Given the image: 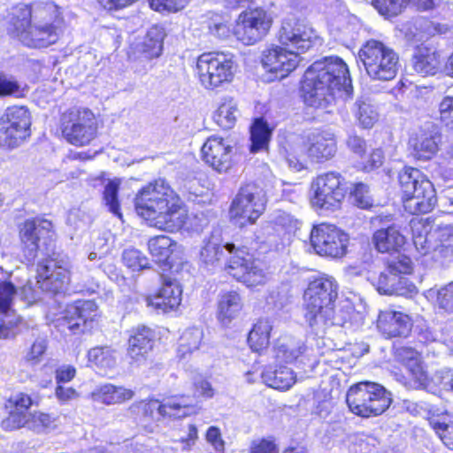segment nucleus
<instances>
[{"mask_svg":"<svg viewBox=\"0 0 453 453\" xmlns=\"http://www.w3.org/2000/svg\"><path fill=\"white\" fill-rule=\"evenodd\" d=\"M416 32L413 34L418 41L426 39L435 35L446 34L448 27L443 24L434 23L426 19H418L414 22Z\"/></svg>","mask_w":453,"mask_h":453,"instance_id":"obj_49","label":"nucleus"},{"mask_svg":"<svg viewBox=\"0 0 453 453\" xmlns=\"http://www.w3.org/2000/svg\"><path fill=\"white\" fill-rule=\"evenodd\" d=\"M268 250V244L259 236L255 240L246 238L244 244L240 247L230 242L223 245L219 231L214 230L203 241L199 263L207 269H212L226 260L227 273L247 287L253 288L264 285L269 280L260 259V255Z\"/></svg>","mask_w":453,"mask_h":453,"instance_id":"obj_1","label":"nucleus"},{"mask_svg":"<svg viewBox=\"0 0 453 453\" xmlns=\"http://www.w3.org/2000/svg\"><path fill=\"white\" fill-rule=\"evenodd\" d=\"M97 317V305L94 301H76L67 305L59 326L67 327L73 334L84 333L91 327Z\"/></svg>","mask_w":453,"mask_h":453,"instance_id":"obj_23","label":"nucleus"},{"mask_svg":"<svg viewBox=\"0 0 453 453\" xmlns=\"http://www.w3.org/2000/svg\"><path fill=\"white\" fill-rule=\"evenodd\" d=\"M428 300H434L438 308L446 313H453V281L440 288H430L425 293Z\"/></svg>","mask_w":453,"mask_h":453,"instance_id":"obj_47","label":"nucleus"},{"mask_svg":"<svg viewBox=\"0 0 453 453\" xmlns=\"http://www.w3.org/2000/svg\"><path fill=\"white\" fill-rule=\"evenodd\" d=\"M155 334L145 326H138L130 330L127 356L131 364H143L153 349Z\"/></svg>","mask_w":453,"mask_h":453,"instance_id":"obj_26","label":"nucleus"},{"mask_svg":"<svg viewBox=\"0 0 453 453\" xmlns=\"http://www.w3.org/2000/svg\"><path fill=\"white\" fill-rule=\"evenodd\" d=\"M440 55L431 48L418 46L412 56V66L422 76L434 75L440 69Z\"/></svg>","mask_w":453,"mask_h":453,"instance_id":"obj_33","label":"nucleus"},{"mask_svg":"<svg viewBox=\"0 0 453 453\" xmlns=\"http://www.w3.org/2000/svg\"><path fill=\"white\" fill-rule=\"evenodd\" d=\"M388 269L396 275L410 274L412 272V262L409 257L398 254L389 262Z\"/></svg>","mask_w":453,"mask_h":453,"instance_id":"obj_60","label":"nucleus"},{"mask_svg":"<svg viewBox=\"0 0 453 453\" xmlns=\"http://www.w3.org/2000/svg\"><path fill=\"white\" fill-rule=\"evenodd\" d=\"M338 296V284L328 275H322L310 282L304 291L305 320L309 324L322 312H329Z\"/></svg>","mask_w":453,"mask_h":453,"instance_id":"obj_14","label":"nucleus"},{"mask_svg":"<svg viewBox=\"0 0 453 453\" xmlns=\"http://www.w3.org/2000/svg\"><path fill=\"white\" fill-rule=\"evenodd\" d=\"M30 112L24 106L8 107L0 119V147L15 149L31 134Z\"/></svg>","mask_w":453,"mask_h":453,"instance_id":"obj_15","label":"nucleus"},{"mask_svg":"<svg viewBox=\"0 0 453 453\" xmlns=\"http://www.w3.org/2000/svg\"><path fill=\"white\" fill-rule=\"evenodd\" d=\"M203 336V330L194 326L186 329L179 340L177 354L180 359L187 358L188 355L192 354L199 349Z\"/></svg>","mask_w":453,"mask_h":453,"instance_id":"obj_43","label":"nucleus"},{"mask_svg":"<svg viewBox=\"0 0 453 453\" xmlns=\"http://www.w3.org/2000/svg\"><path fill=\"white\" fill-rule=\"evenodd\" d=\"M122 260L132 271H141L148 267L149 259L139 250L127 249L123 251Z\"/></svg>","mask_w":453,"mask_h":453,"instance_id":"obj_52","label":"nucleus"},{"mask_svg":"<svg viewBox=\"0 0 453 453\" xmlns=\"http://www.w3.org/2000/svg\"><path fill=\"white\" fill-rule=\"evenodd\" d=\"M28 423L27 413L13 410L11 411L8 417L3 419L1 426L4 430H14L24 426Z\"/></svg>","mask_w":453,"mask_h":453,"instance_id":"obj_62","label":"nucleus"},{"mask_svg":"<svg viewBox=\"0 0 453 453\" xmlns=\"http://www.w3.org/2000/svg\"><path fill=\"white\" fill-rule=\"evenodd\" d=\"M261 379L268 387L288 390L296 382L294 372L287 367L280 365L277 368L269 366L261 372Z\"/></svg>","mask_w":453,"mask_h":453,"instance_id":"obj_36","label":"nucleus"},{"mask_svg":"<svg viewBox=\"0 0 453 453\" xmlns=\"http://www.w3.org/2000/svg\"><path fill=\"white\" fill-rule=\"evenodd\" d=\"M140 408L145 416L159 419L160 418H180L193 412V400L186 396H172L160 402L150 399L141 402Z\"/></svg>","mask_w":453,"mask_h":453,"instance_id":"obj_20","label":"nucleus"},{"mask_svg":"<svg viewBox=\"0 0 453 453\" xmlns=\"http://www.w3.org/2000/svg\"><path fill=\"white\" fill-rule=\"evenodd\" d=\"M353 314L354 308L349 303L338 307L336 311L332 305L329 312L320 313L309 323V326L316 334H319L332 326H345L349 323Z\"/></svg>","mask_w":453,"mask_h":453,"instance_id":"obj_29","label":"nucleus"},{"mask_svg":"<svg viewBox=\"0 0 453 453\" xmlns=\"http://www.w3.org/2000/svg\"><path fill=\"white\" fill-rule=\"evenodd\" d=\"M36 285L44 292L58 293L65 288L69 282V268L67 263L58 265L52 258H46L37 265Z\"/></svg>","mask_w":453,"mask_h":453,"instance_id":"obj_22","label":"nucleus"},{"mask_svg":"<svg viewBox=\"0 0 453 453\" xmlns=\"http://www.w3.org/2000/svg\"><path fill=\"white\" fill-rule=\"evenodd\" d=\"M346 402L354 414L368 418L382 414L389 407L392 398L383 386L365 380L349 388Z\"/></svg>","mask_w":453,"mask_h":453,"instance_id":"obj_8","label":"nucleus"},{"mask_svg":"<svg viewBox=\"0 0 453 453\" xmlns=\"http://www.w3.org/2000/svg\"><path fill=\"white\" fill-rule=\"evenodd\" d=\"M55 5L49 3L42 8L19 4L12 7L5 19L7 33L29 48H46L59 39V30L48 19Z\"/></svg>","mask_w":453,"mask_h":453,"instance_id":"obj_4","label":"nucleus"},{"mask_svg":"<svg viewBox=\"0 0 453 453\" xmlns=\"http://www.w3.org/2000/svg\"><path fill=\"white\" fill-rule=\"evenodd\" d=\"M242 308L241 296L236 291L222 293L218 301V319L223 325H227Z\"/></svg>","mask_w":453,"mask_h":453,"instance_id":"obj_38","label":"nucleus"},{"mask_svg":"<svg viewBox=\"0 0 453 453\" xmlns=\"http://www.w3.org/2000/svg\"><path fill=\"white\" fill-rule=\"evenodd\" d=\"M134 395L133 390L111 383L101 385L91 393L93 401L107 405L121 403L132 399Z\"/></svg>","mask_w":453,"mask_h":453,"instance_id":"obj_34","label":"nucleus"},{"mask_svg":"<svg viewBox=\"0 0 453 453\" xmlns=\"http://www.w3.org/2000/svg\"><path fill=\"white\" fill-rule=\"evenodd\" d=\"M429 425L442 443L453 450V413L447 411L433 413L429 418Z\"/></svg>","mask_w":453,"mask_h":453,"instance_id":"obj_37","label":"nucleus"},{"mask_svg":"<svg viewBox=\"0 0 453 453\" xmlns=\"http://www.w3.org/2000/svg\"><path fill=\"white\" fill-rule=\"evenodd\" d=\"M354 114L364 128H371L378 120V112L367 99H358L354 104Z\"/></svg>","mask_w":453,"mask_h":453,"instance_id":"obj_48","label":"nucleus"},{"mask_svg":"<svg viewBox=\"0 0 453 453\" xmlns=\"http://www.w3.org/2000/svg\"><path fill=\"white\" fill-rule=\"evenodd\" d=\"M370 3L378 12L386 17H395L402 12L408 4L418 11H429L434 7V0H365Z\"/></svg>","mask_w":453,"mask_h":453,"instance_id":"obj_31","label":"nucleus"},{"mask_svg":"<svg viewBox=\"0 0 453 453\" xmlns=\"http://www.w3.org/2000/svg\"><path fill=\"white\" fill-rule=\"evenodd\" d=\"M14 96L21 97L24 96L20 84L13 78L0 72V97Z\"/></svg>","mask_w":453,"mask_h":453,"instance_id":"obj_56","label":"nucleus"},{"mask_svg":"<svg viewBox=\"0 0 453 453\" xmlns=\"http://www.w3.org/2000/svg\"><path fill=\"white\" fill-rule=\"evenodd\" d=\"M165 31L159 26L151 27L140 45V51L147 58H154L160 56L163 50Z\"/></svg>","mask_w":453,"mask_h":453,"instance_id":"obj_41","label":"nucleus"},{"mask_svg":"<svg viewBox=\"0 0 453 453\" xmlns=\"http://www.w3.org/2000/svg\"><path fill=\"white\" fill-rule=\"evenodd\" d=\"M383 162L384 153L380 148L372 150L369 154L365 153V156L361 157V165L363 170L365 172H371L380 167Z\"/></svg>","mask_w":453,"mask_h":453,"instance_id":"obj_61","label":"nucleus"},{"mask_svg":"<svg viewBox=\"0 0 453 453\" xmlns=\"http://www.w3.org/2000/svg\"><path fill=\"white\" fill-rule=\"evenodd\" d=\"M178 243L166 235L152 237L148 242V249L158 262L167 261Z\"/></svg>","mask_w":453,"mask_h":453,"instance_id":"obj_45","label":"nucleus"},{"mask_svg":"<svg viewBox=\"0 0 453 453\" xmlns=\"http://www.w3.org/2000/svg\"><path fill=\"white\" fill-rule=\"evenodd\" d=\"M350 199L356 206L362 209H368L372 205L369 187L362 182L354 184L350 191Z\"/></svg>","mask_w":453,"mask_h":453,"instance_id":"obj_54","label":"nucleus"},{"mask_svg":"<svg viewBox=\"0 0 453 453\" xmlns=\"http://www.w3.org/2000/svg\"><path fill=\"white\" fill-rule=\"evenodd\" d=\"M208 28L210 33L219 39H227L233 35L227 17L215 15L211 19Z\"/></svg>","mask_w":453,"mask_h":453,"instance_id":"obj_55","label":"nucleus"},{"mask_svg":"<svg viewBox=\"0 0 453 453\" xmlns=\"http://www.w3.org/2000/svg\"><path fill=\"white\" fill-rule=\"evenodd\" d=\"M307 350V347L302 341H296L290 337L279 339L274 346L275 358L279 362L294 363L302 362V356Z\"/></svg>","mask_w":453,"mask_h":453,"instance_id":"obj_35","label":"nucleus"},{"mask_svg":"<svg viewBox=\"0 0 453 453\" xmlns=\"http://www.w3.org/2000/svg\"><path fill=\"white\" fill-rule=\"evenodd\" d=\"M403 408L413 416H426L427 419L432 416L433 413H441L438 409L433 410L426 402H413L411 400L403 401Z\"/></svg>","mask_w":453,"mask_h":453,"instance_id":"obj_58","label":"nucleus"},{"mask_svg":"<svg viewBox=\"0 0 453 453\" xmlns=\"http://www.w3.org/2000/svg\"><path fill=\"white\" fill-rule=\"evenodd\" d=\"M413 245L428 265L430 260L442 264L453 255V226L438 225L433 227L427 220H411Z\"/></svg>","mask_w":453,"mask_h":453,"instance_id":"obj_5","label":"nucleus"},{"mask_svg":"<svg viewBox=\"0 0 453 453\" xmlns=\"http://www.w3.org/2000/svg\"><path fill=\"white\" fill-rule=\"evenodd\" d=\"M265 303L268 309L273 311H288V306L291 303L290 296L288 290L273 289L265 297Z\"/></svg>","mask_w":453,"mask_h":453,"instance_id":"obj_51","label":"nucleus"},{"mask_svg":"<svg viewBox=\"0 0 453 453\" xmlns=\"http://www.w3.org/2000/svg\"><path fill=\"white\" fill-rule=\"evenodd\" d=\"M441 121L450 128H453V96H445L439 104Z\"/></svg>","mask_w":453,"mask_h":453,"instance_id":"obj_64","label":"nucleus"},{"mask_svg":"<svg viewBox=\"0 0 453 453\" xmlns=\"http://www.w3.org/2000/svg\"><path fill=\"white\" fill-rule=\"evenodd\" d=\"M304 103L325 109L336 96H349L352 84L346 63L339 57L329 56L315 61L304 73L302 81Z\"/></svg>","mask_w":453,"mask_h":453,"instance_id":"obj_2","label":"nucleus"},{"mask_svg":"<svg viewBox=\"0 0 453 453\" xmlns=\"http://www.w3.org/2000/svg\"><path fill=\"white\" fill-rule=\"evenodd\" d=\"M310 146L309 157L317 162H322L333 157L336 152V142L329 132H313L308 136Z\"/></svg>","mask_w":453,"mask_h":453,"instance_id":"obj_30","label":"nucleus"},{"mask_svg":"<svg viewBox=\"0 0 453 453\" xmlns=\"http://www.w3.org/2000/svg\"><path fill=\"white\" fill-rule=\"evenodd\" d=\"M358 58L367 75L373 81H391L400 67L398 54L375 39H370L363 44L358 51Z\"/></svg>","mask_w":453,"mask_h":453,"instance_id":"obj_7","label":"nucleus"},{"mask_svg":"<svg viewBox=\"0 0 453 453\" xmlns=\"http://www.w3.org/2000/svg\"><path fill=\"white\" fill-rule=\"evenodd\" d=\"M20 240L23 255L27 262H33L39 251L50 256L54 246L51 222L41 218L26 220L20 229Z\"/></svg>","mask_w":453,"mask_h":453,"instance_id":"obj_11","label":"nucleus"},{"mask_svg":"<svg viewBox=\"0 0 453 453\" xmlns=\"http://www.w3.org/2000/svg\"><path fill=\"white\" fill-rule=\"evenodd\" d=\"M16 294L12 273L0 267V313H14L12 305Z\"/></svg>","mask_w":453,"mask_h":453,"instance_id":"obj_40","label":"nucleus"},{"mask_svg":"<svg viewBox=\"0 0 453 453\" xmlns=\"http://www.w3.org/2000/svg\"><path fill=\"white\" fill-rule=\"evenodd\" d=\"M280 44L288 50L297 52V56L313 47L319 37L316 31L309 25L294 17L282 20L278 32Z\"/></svg>","mask_w":453,"mask_h":453,"instance_id":"obj_17","label":"nucleus"},{"mask_svg":"<svg viewBox=\"0 0 453 453\" xmlns=\"http://www.w3.org/2000/svg\"><path fill=\"white\" fill-rule=\"evenodd\" d=\"M398 181L406 211L411 214H422L434 209L437 202L435 189L420 170L405 166L398 174Z\"/></svg>","mask_w":453,"mask_h":453,"instance_id":"obj_6","label":"nucleus"},{"mask_svg":"<svg viewBox=\"0 0 453 453\" xmlns=\"http://www.w3.org/2000/svg\"><path fill=\"white\" fill-rule=\"evenodd\" d=\"M182 288L176 280H165L158 292L146 298L148 306L163 312L174 311L181 303Z\"/></svg>","mask_w":453,"mask_h":453,"instance_id":"obj_28","label":"nucleus"},{"mask_svg":"<svg viewBox=\"0 0 453 453\" xmlns=\"http://www.w3.org/2000/svg\"><path fill=\"white\" fill-rule=\"evenodd\" d=\"M377 327L387 338L406 337L411 330L412 322L411 318L403 312L383 311L379 314Z\"/></svg>","mask_w":453,"mask_h":453,"instance_id":"obj_27","label":"nucleus"},{"mask_svg":"<svg viewBox=\"0 0 453 453\" xmlns=\"http://www.w3.org/2000/svg\"><path fill=\"white\" fill-rule=\"evenodd\" d=\"M203 161L219 173L226 172L232 165L233 146L219 136H211L202 150Z\"/></svg>","mask_w":453,"mask_h":453,"instance_id":"obj_24","label":"nucleus"},{"mask_svg":"<svg viewBox=\"0 0 453 453\" xmlns=\"http://www.w3.org/2000/svg\"><path fill=\"white\" fill-rule=\"evenodd\" d=\"M441 142V135L438 128L434 124H427L410 139L409 143L413 157L426 161L436 155Z\"/></svg>","mask_w":453,"mask_h":453,"instance_id":"obj_25","label":"nucleus"},{"mask_svg":"<svg viewBox=\"0 0 453 453\" xmlns=\"http://www.w3.org/2000/svg\"><path fill=\"white\" fill-rule=\"evenodd\" d=\"M399 356L405 363V368L414 380L415 388H422L427 392L441 395L443 392L453 393V371L443 368L428 377L425 372L418 352L411 348H403Z\"/></svg>","mask_w":453,"mask_h":453,"instance_id":"obj_9","label":"nucleus"},{"mask_svg":"<svg viewBox=\"0 0 453 453\" xmlns=\"http://www.w3.org/2000/svg\"><path fill=\"white\" fill-rule=\"evenodd\" d=\"M134 206L141 218L158 229L177 231L187 219L179 196L164 179L143 187L135 196Z\"/></svg>","mask_w":453,"mask_h":453,"instance_id":"obj_3","label":"nucleus"},{"mask_svg":"<svg viewBox=\"0 0 453 453\" xmlns=\"http://www.w3.org/2000/svg\"><path fill=\"white\" fill-rule=\"evenodd\" d=\"M47 348L48 343L46 338L38 337L26 352L24 359L31 365H37L42 361V357Z\"/></svg>","mask_w":453,"mask_h":453,"instance_id":"obj_57","label":"nucleus"},{"mask_svg":"<svg viewBox=\"0 0 453 453\" xmlns=\"http://www.w3.org/2000/svg\"><path fill=\"white\" fill-rule=\"evenodd\" d=\"M272 129L263 118L255 119L250 127V152L257 153L267 148Z\"/></svg>","mask_w":453,"mask_h":453,"instance_id":"obj_42","label":"nucleus"},{"mask_svg":"<svg viewBox=\"0 0 453 453\" xmlns=\"http://www.w3.org/2000/svg\"><path fill=\"white\" fill-rule=\"evenodd\" d=\"M272 329L268 319H260L254 324L248 335V343L253 351L259 352L268 347Z\"/></svg>","mask_w":453,"mask_h":453,"instance_id":"obj_39","label":"nucleus"},{"mask_svg":"<svg viewBox=\"0 0 453 453\" xmlns=\"http://www.w3.org/2000/svg\"><path fill=\"white\" fill-rule=\"evenodd\" d=\"M266 204L265 192L255 183L242 186L232 201L229 215L232 221L242 227L254 224L263 214Z\"/></svg>","mask_w":453,"mask_h":453,"instance_id":"obj_10","label":"nucleus"},{"mask_svg":"<svg viewBox=\"0 0 453 453\" xmlns=\"http://www.w3.org/2000/svg\"><path fill=\"white\" fill-rule=\"evenodd\" d=\"M0 318V338H12L18 334V326L21 324L22 319L15 313H1Z\"/></svg>","mask_w":453,"mask_h":453,"instance_id":"obj_53","label":"nucleus"},{"mask_svg":"<svg viewBox=\"0 0 453 453\" xmlns=\"http://www.w3.org/2000/svg\"><path fill=\"white\" fill-rule=\"evenodd\" d=\"M117 351L110 347H96L88 350V362L101 369H112L117 364Z\"/></svg>","mask_w":453,"mask_h":453,"instance_id":"obj_46","label":"nucleus"},{"mask_svg":"<svg viewBox=\"0 0 453 453\" xmlns=\"http://www.w3.org/2000/svg\"><path fill=\"white\" fill-rule=\"evenodd\" d=\"M310 239L313 249L320 256L337 258L347 252L349 235L334 225L320 224L314 226Z\"/></svg>","mask_w":453,"mask_h":453,"instance_id":"obj_19","label":"nucleus"},{"mask_svg":"<svg viewBox=\"0 0 453 453\" xmlns=\"http://www.w3.org/2000/svg\"><path fill=\"white\" fill-rule=\"evenodd\" d=\"M196 70L201 84L207 89H213L232 81L233 56L224 52L203 53L197 58Z\"/></svg>","mask_w":453,"mask_h":453,"instance_id":"obj_12","label":"nucleus"},{"mask_svg":"<svg viewBox=\"0 0 453 453\" xmlns=\"http://www.w3.org/2000/svg\"><path fill=\"white\" fill-rule=\"evenodd\" d=\"M343 178L338 173L330 172L318 176L311 184L313 196L311 203L319 210H334L345 196Z\"/></svg>","mask_w":453,"mask_h":453,"instance_id":"obj_18","label":"nucleus"},{"mask_svg":"<svg viewBox=\"0 0 453 453\" xmlns=\"http://www.w3.org/2000/svg\"><path fill=\"white\" fill-rule=\"evenodd\" d=\"M372 242L379 252L398 251L404 245L405 237L395 225H391L377 230Z\"/></svg>","mask_w":453,"mask_h":453,"instance_id":"obj_32","label":"nucleus"},{"mask_svg":"<svg viewBox=\"0 0 453 453\" xmlns=\"http://www.w3.org/2000/svg\"><path fill=\"white\" fill-rule=\"evenodd\" d=\"M38 397L33 398L25 393H18L12 395L9 400L10 404L14 407V410L23 413H27L30 406L34 404L38 405Z\"/></svg>","mask_w":453,"mask_h":453,"instance_id":"obj_63","label":"nucleus"},{"mask_svg":"<svg viewBox=\"0 0 453 453\" xmlns=\"http://www.w3.org/2000/svg\"><path fill=\"white\" fill-rule=\"evenodd\" d=\"M261 63L264 69L271 73L273 79H283L294 71L299 63L297 52L288 50L280 45H273L262 53Z\"/></svg>","mask_w":453,"mask_h":453,"instance_id":"obj_21","label":"nucleus"},{"mask_svg":"<svg viewBox=\"0 0 453 453\" xmlns=\"http://www.w3.org/2000/svg\"><path fill=\"white\" fill-rule=\"evenodd\" d=\"M238 113L236 103L231 98H226L215 111L213 119L223 129H230L235 125Z\"/></svg>","mask_w":453,"mask_h":453,"instance_id":"obj_44","label":"nucleus"},{"mask_svg":"<svg viewBox=\"0 0 453 453\" xmlns=\"http://www.w3.org/2000/svg\"><path fill=\"white\" fill-rule=\"evenodd\" d=\"M61 131L64 138L73 145L88 144L97 131L94 113L88 109H70L61 117Z\"/></svg>","mask_w":453,"mask_h":453,"instance_id":"obj_13","label":"nucleus"},{"mask_svg":"<svg viewBox=\"0 0 453 453\" xmlns=\"http://www.w3.org/2000/svg\"><path fill=\"white\" fill-rule=\"evenodd\" d=\"M119 183L117 180H109L104 186L103 199L104 204L108 207L109 211L115 216L121 218L119 202Z\"/></svg>","mask_w":453,"mask_h":453,"instance_id":"obj_50","label":"nucleus"},{"mask_svg":"<svg viewBox=\"0 0 453 453\" xmlns=\"http://www.w3.org/2000/svg\"><path fill=\"white\" fill-rule=\"evenodd\" d=\"M394 283L392 295L411 296L417 293L416 286L405 276L393 274Z\"/></svg>","mask_w":453,"mask_h":453,"instance_id":"obj_59","label":"nucleus"},{"mask_svg":"<svg viewBox=\"0 0 453 453\" xmlns=\"http://www.w3.org/2000/svg\"><path fill=\"white\" fill-rule=\"evenodd\" d=\"M273 19L262 8L241 12L233 27V35L245 45H253L262 40L271 28Z\"/></svg>","mask_w":453,"mask_h":453,"instance_id":"obj_16","label":"nucleus"}]
</instances>
